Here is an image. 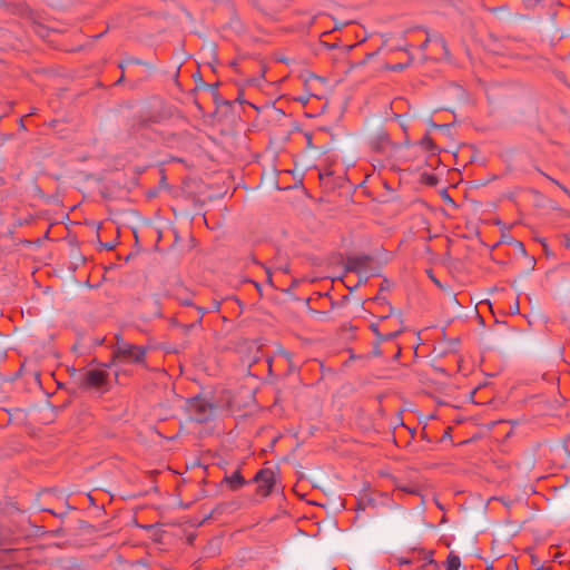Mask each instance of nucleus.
Returning a JSON list of instances; mask_svg holds the SVG:
<instances>
[{
	"mask_svg": "<svg viewBox=\"0 0 570 570\" xmlns=\"http://www.w3.org/2000/svg\"><path fill=\"white\" fill-rule=\"evenodd\" d=\"M430 529L434 528V524L432 522L429 523Z\"/></svg>",
	"mask_w": 570,
	"mask_h": 570,
	"instance_id": "aec40b11",
	"label": "nucleus"
},
{
	"mask_svg": "<svg viewBox=\"0 0 570 570\" xmlns=\"http://www.w3.org/2000/svg\"><path fill=\"white\" fill-rule=\"evenodd\" d=\"M189 411L193 413L194 419L197 422L207 421L213 414V406L205 400L202 399H193L188 404Z\"/></svg>",
	"mask_w": 570,
	"mask_h": 570,
	"instance_id": "20e7f679",
	"label": "nucleus"
},
{
	"mask_svg": "<svg viewBox=\"0 0 570 570\" xmlns=\"http://www.w3.org/2000/svg\"><path fill=\"white\" fill-rule=\"evenodd\" d=\"M10 110V106L0 104V118Z\"/></svg>",
	"mask_w": 570,
	"mask_h": 570,
	"instance_id": "ddd939ff",
	"label": "nucleus"
},
{
	"mask_svg": "<svg viewBox=\"0 0 570 570\" xmlns=\"http://www.w3.org/2000/svg\"><path fill=\"white\" fill-rule=\"evenodd\" d=\"M257 492L262 497H267L276 484V474L272 469H263L255 475Z\"/></svg>",
	"mask_w": 570,
	"mask_h": 570,
	"instance_id": "7ed1b4c3",
	"label": "nucleus"
},
{
	"mask_svg": "<svg viewBox=\"0 0 570 570\" xmlns=\"http://www.w3.org/2000/svg\"><path fill=\"white\" fill-rule=\"evenodd\" d=\"M429 148H430V158H431L436 151V147L433 145V142L431 140H430Z\"/></svg>",
	"mask_w": 570,
	"mask_h": 570,
	"instance_id": "4468645a",
	"label": "nucleus"
},
{
	"mask_svg": "<svg viewBox=\"0 0 570 570\" xmlns=\"http://www.w3.org/2000/svg\"><path fill=\"white\" fill-rule=\"evenodd\" d=\"M429 126H430V129L431 128H444V129H449V125H439L436 122H434L432 119H430V122H429Z\"/></svg>",
	"mask_w": 570,
	"mask_h": 570,
	"instance_id": "f8f14e48",
	"label": "nucleus"
},
{
	"mask_svg": "<svg viewBox=\"0 0 570 570\" xmlns=\"http://www.w3.org/2000/svg\"><path fill=\"white\" fill-rule=\"evenodd\" d=\"M370 263H372V258L368 256H355L347 259L346 268L348 272L358 274V283H365L368 277L376 275L375 271L368 268Z\"/></svg>",
	"mask_w": 570,
	"mask_h": 570,
	"instance_id": "f03ea898",
	"label": "nucleus"
},
{
	"mask_svg": "<svg viewBox=\"0 0 570 570\" xmlns=\"http://www.w3.org/2000/svg\"><path fill=\"white\" fill-rule=\"evenodd\" d=\"M460 566H461L460 558L458 556L450 553L446 559V562H445L446 570H459Z\"/></svg>",
	"mask_w": 570,
	"mask_h": 570,
	"instance_id": "6e6552de",
	"label": "nucleus"
},
{
	"mask_svg": "<svg viewBox=\"0 0 570 570\" xmlns=\"http://www.w3.org/2000/svg\"><path fill=\"white\" fill-rule=\"evenodd\" d=\"M429 278L431 282H433L435 285L441 287V283L430 273Z\"/></svg>",
	"mask_w": 570,
	"mask_h": 570,
	"instance_id": "2eb2a0df",
	"label": "nucleus"
},
{
	"mask_svg": "<svg viewBox=\"0 0 570 570\" xmlns=\"http://www.w3.org/2000/svg\"><path fill=\"white\" fill-rule=\"evenodd\" d=\"M429 562H430V567L431 566H438L436 562L434 561L433 559V552L430 550V559H429Z\"/></svg>",
	"mask_w": 570,
	"mask_h": 570,
	"instance_id": "dca6fc26",
	"label": "nucleus"
},
{
	"mask_svg": "<svg viewBox=\"0 0 570 570\" xmlns=\"http://www.w3.org/2000/svg\"><path fill=\"white\" fill-rule=\"evenodd\" d=\"M107 382V373L104 370H90L83 375L82 383L89 387H102Z\"/></svg>",
	"mask_w": 570,
	"mask_h": 570,
	"instance_id": "39448f33",
	"label": "nucleus"
},
{
	"mask_svg": "<svg viewBox=\"0 0 570 570\" xmlns=\"http://www.w3.org/2000/svg\"><path fill=\"white\" fill-rule=\"evenodd\" d=\"M438 183V179L434 175L430 174V199L432 197H438L440 199H442L444 203L451 205L452 207L455 206L454 204V200L451 198V196L449 195V191L446 188L444 187H435V189L432 191L431 188L433 186H435Z\"/></svg>",
	"mask_w": 570,
	"mask_h": 570,
	"instance_id": "423d86ee",
	"label": "nucleus"
},
{
	"mask_svg": "<svg viewBox=\"0 0 570 570\" xmlns=\"http://www.w3.org/2000/svg\"><path fill=\"white\" fill-rule=\"evenodd\" d=\"M225 482L232 490H237L245 484V481L239 472H234L232 475L225 478Z\"/></svg>",
	"mask_w": 570,
	"mask_h": 570,
	"instance_id": "0eeeda50",
	"label": "nucleus"
},
{
	"mask_svg": "<svg viewBox=\"0 0 570 570\" xmlns=\"http://www.w3.org/2000/svg\"><path fill=\"white\" fill-rule=\"evenodd\" d=\"M401 68H402L401 66L393 67L394 70H397V69H401Z\"/></svg>",
	"mask_w": 570,
	"mask_h": 570,
	"instance_id": "a211bd4d",
	"label": "nucleus"
},
{
	"mask_svg": "<svg viewBox=\"0 0 570 570\" xmlns=\"http://www.w3.org/2000/svg\"><path fill=\"white\" fill-rule=\"evenodd\" d=\"M434 503H435V505L438 507L439 510H442V505L439 503V501L434 500Z\"/></svg>",
	"mask_w": 570,
	"mask_h": 570,
	"instance_id": "f3484780",
	"label": "nucleus"
},
{
	"mask_svg": "<svg viewBox=\"0 0 570 570\" xmlns=\"http://www.w3.org/2000/svg\"><path fill=\"white\" fill-rule=\"evenodd\" d=\"M429 41H430V43H433L434 46H439V47H443V45H444L443 39L440 36L432 35L431 32H430Z\"/></svg>",
	"mask_w": 570,
	"mask_h": 570,
	"instance_id": "1a4fd4ad",
	"label": "nucleus"
},
{
	"mask_svg": "<svg viewBox=\"0 0 570 570\" xmlns=\"http://www.w3.org/2000/svg\"><path fill=\"white\" fill-rule=\"evenodd\" d=\"M146 348L125 341H118L115 348V358L122 364H145Z\"/></svg>",
	"mask_w": 570,
	"mask_h": 570,
	"instance_id": "f257e3e1",
	"label": "nucleus"
},
{
	"mask_svg": "<svg viewBox=\"0 0 570 570\" xmlns=\"http://www.w3.org/2000/svg\"><path fill=\"white\" fill-rule=\"evenodd\" d=\"M444 441H451V434H450L449 428L443 432L441 439L439 440V442H444Z\"/></svg>",
	"mask_w": 570,
	"mask_h": 570,
	"instance_id": "9b49d317",
	"label": "nucleus"
},
{
	"mask_svg": "<svg viewBox=\"0 0 570 570\" xmlns=\"http://www.w3.org/2000/svg\"><path fill=\"white\" fill-rule=\"evenodd\" d=\"M400 332H401V330H396V331H393V332H385V333L377 334V335L380 336V338H381V340L386 341V340H392V338H393V337H395Z\"/></svg>",
	"mask_w": 570,
	"mask_h": 570,
	"instance_id": "9d476101",
	"label": "nucleus"
},
{
	"mask_svg": "<svg viewBox=\"0 0 570 570\" xmlns=\"http://www.w3.org/2000/svg\"><path fill=\"white\" fill-rule=\"evenodd\" d=\"M267 277H268V281L271 282V273L267 272Z\"/></svg>",
	"mask_w": 570,
	"mask_h": 570,
	"instance_id": "6ab92c4d",
	"label": "nucleus"
}]
</instances>
